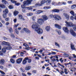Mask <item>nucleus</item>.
I'll list each match as a JSON object with an SVG mask.
<instances>
[{
    "label": "nucleus",
    "mask_w": 76,
    "mask_h": 76,
    "mask_svg": "<svg viewBox=\"0 0 76 76\" xmlns=\"http://www.w3.org/2000/svg\"><path fill=\"white\" fill-rule=\"evenodd\" d=\"M65 23L66 24V25L69 27H73V30L75 31H76V25L73 24V23L71 22H68L67 21H65Z\"/></svg>",
    "instance_id": "obj_1"
},
{
    "label": "nucleus",
    "mask_w": 76,
    "mask_h": 76,
    "mask_svg": "<svg viewBox=\"0 0 76 76\" xmlns=\"http://www.w3.org/2000/svg\"><path fill=\"white\" fill-rule=\"evenodd\" d=\"M32 1V0H27L26 1H24L23 2V4L21 5V7L23 9H25V7L26 6V5H28L29 4L31 3V1Z\"/></svg>",
    "instance_id": "obj_2"
},
{
    "label": "nucleus",
    "mask_w": 76,
    "mask_h": 76,
    "mask_svg": "<svg viewBox=\"0 0 76 76\" xmlns=\"http://www.w3.org/2000/svg\"><path fill=\"white\" fill-rule=\"evenodd\" d=\"M31 28L33 29H35V31L37 30L39 27L38 24L35 22H34L31 26Z\"/></svg>",
    "instance_id": "obj_3"
},
{
    "label": "nucleus",
    "mask_w": 76,
    "mask_h": 76,
    "mask_svg": "<svg viewBox=\"0 0 76 76\" xmlns=\"http://www.w3.org/2000/svg\"><path fill=\"white\" fill-rule=\"evenodd\" d=\"M35 31L39 35L42 34L43 33L42 29L41 28L39 27Z\"/></svg>",
    "instance_id": "obj_4"
},
{
    "label": "nucleus",
    "mask_w": 76,
    "mask_h": 76,
    "mask_svg": "<svg viewBox=\"0 0 76 76\" xmlns=\"http://www.w3.org/2000/svg\"><path fill=\"white\" fill-rule=\"evenodd\" d=\"M53 18L55 19L56 20H61V17L59 15H54Z\"/></svg>",
    "instance_id": "obj_5"
},
{
    "label": "nucleus",
    "mask_w": 76,
    "mask_h": 76,
    "mask_svg": "<svg viewBox=\"0 0 76 76\" xmlns=\"http://www.w3.org/2000/svg\"><path fill=\"white\" fill-rule=\"evenodd\" d=\"M37 21L38 23L40 24V25H42L43 22H44V20H43V19H38Z\"/></svg>",
    "instance_id": "obj_6"
},
{
    "label": "nucleus",
    "mask_w": 76,
    "mask_h": 76,
    "mask_svg": "<svg viewBox=\"0 0 76 76\" xmlns=\"http://www.w3.org/2000/svg\"><path fill=\"white\" fill-rule=\"evenodd\" d=\"M45 3V0H43L41 1V4H36V6H42V5L41 4H44Z\"/></svg>",
    "instance_id": "obj_7"
},
{
    "label": "nucleus",
    "mask_w": 76,
    "mask_h": 76,
    "mask_svg": "<svg viewBox=\"0 0 76 76\" xmlns=\"http://www.w3.org/2000/svg\"><path fill=\"white\" fill-rule=\"evenodd\" d=\"M23 30L25 31L26 33L27 34H30V32H31V31L29 30V29L28 28H23Z\"/></svg>",
    "instance_id": "obj_8"
},
{
    "label": "nucleus",
    "mask_w": 76,
    "mask_h": 76,
    "mask_svg": "<svg viewBox=\"0 0 76 76\" xmlns=\"http://www.w3.org/2000/svg\"><path fill=\"white\" fill-rule=\"evenodd\" d=\"M63 29L64 31V32H66V33L68 34L69 32V30H68V29H67V28L64 27H63Z\"/></svg>",
    "instance_id": "obj_9"
},
{
    "label": "nucleus",
    "mask_w": 76,
    "mask_h": 76,
    "mask_svg": "<svg viewBox=\"0 0 76 76\" xmlns=\"http://www.w3.org/2000/svg\"><path fill=\"white\" fill-rule=\"evenodd\" d=\"M70 32L72 34L74 37H75L76 36V34L73 31V30L72 29H70Z\"/></svg>",
    "instance_id": "obj_10"
},
{
    "label": "nucleus",
    "mask_w": 76,
    "mask_h": 76,
    "mask_svg": "<svg viewBox=\"0 0 76 76\" xmlns=\"http://www.w3.org/2000/svg\"><path fill=\"white\" fill-rule=\"evenodd\" d=\"M28 58L26 57L24 58V60L23 61V64H26V61L28 60Z\"/></svg>",
    "instance_id": "obj_11"
},
{
    "label": "nucleus",
    "mask_w": 76,
    "mask_h": 76,
    "mask_svg": "<svg viewBox=\"0 0 76 76\" xmlns=\"http://www.w3.org/2000/svg\"><path fill=\"white\" fill-rule=\"evenodd\" d=\"M42 18L44 20H47V19H48V18H47V16L45 15H42Z\"/></svg>",
    "instance_id": "obj_12"
},
{
    "label": "nucleus",
    "mask_w": 76,
    "mask_h": 76,
    "mask_svg": "<svg viewBox=\"0 0 76 76\" xmlns=\"http://www.w3.org/2000/svg\"><path fill=\"white\" fill-rule=\"evenodd\" d=\"M55 28H58L59 29H61V27L59 25L56 24L55 25Z\"/></svg>",
    "instance_id": "obj_13"
},
{
    "label": "nucleus",
    "mask_w": 76,
    "mask_h": 76,
    "mask_svg": "<svg viewBox=\"0 0 76 76\" xmlns=\"http://www.w3.org/2000/svg\"><path fill=\"white\" fill-rule=\"evenodd\" d=\"M2 44L3 45H7V46H9L10 45V44L9 42H6L4 41L2 42Z\"/></svg>",
    "instance_id": "obj_14"
},
{
    "label": "nucleus",
    "mask_w": 76,
    "mask_h": 76,
    "mask_svg": "<svg viewBox=\"0 0 76 76\" xmlns=\"http://www.w3.org/2000/svg\"><path fill=\"white\" fill-rule=\"evenodd\" d=\"M71 48L72 50H75L76 49H75V45H73V44L72 43L71 44Z\"/></svg>",
    "instance_id": "obj_15"
},
{
    "label": "nucleus",
    "mask_w": 76,
    "mask_h": 76,
    "mask_svg": "<svg viewBox=\"0 0 76 76\" xmlns=\"http://www.w3.org/2000/svg\"><path fill=\"white\" fill-rule=\"evenodd\" d=\"M22 58H20L17 60V63L18 64H20L21 62H22Z\"/></svg>",
    "instance_id": "obj_16"
},
{
    "label": "nucleus",
    "mask_w": 76,
    "mask_h": 76,
    "mask_svg": "<svg viewBox=\"0 0 76 76\" xmlns=\"http://www.w3.org/2000/svg\"><path fill=\"white\" fill-rule=\"evenodd\" d=\"M8 12L9 11H8V10L7 8L5 9V10L3 11V12L4 14H7L8 13Z\"/></svg>",
    "instance_id": "obj_17"
},
{
    "label": "nucleus",
    "mask_w": 76,
    "mask_h": 76,
    "mask_svg": "<svg viewBox=\"0 0 76 76\" xmlns=\"http://www.w3.org/2000/svg\"><path fill=\"white\" fill-rule=\"evenodd\" d=\"M64 15L66 19H69V15L66 13H64Z\"/></svg>",
    "instance_id": "obj_18"
},
{
    "label": "nucleus",
    "mask_w": 76,
    "mask_h": 76,
    "mask_svg": "<svg viewBox=\"0 0 76 76\" xmlns=\"http://www.w3.org/2000/svg\"><path fill=\"white\" fill-rule=\"evenodd\" d=\"M5 62V61L4 59L0 60V64H4V63Z\"/></svg>",
    "instance_id": "obj_19"
},
{
    "label": "nucleus",
    "mask_w": 76,
    "mask_h": 76,
    "mask_svg": "<svg viewBox=\"0 0 76 76\" xmlns=\"http://www.w3.org/2000/svg\"><path fill=\"white\" fill-rule=\"evenodd\" d=\"M18 16L19 19H22V20H25V19L23 18L22 15H19Z\"/></svg>",
    "instance_id": "obj_20"
},
{
    "label": "nucleus",
    "mask_w": 76,
    "mask_h": 76,
    "mask_svg": "<svg viewBox=\"0 0 76 76\" xmlns=\"http://www.w3.org/2000/svg\"><path fill=\"white\" fill-rule=\"evenodd\" d=\"M43 11L42 10H38L36 11V14H39V13H42Z\"/></svg>",
    "instance_id": "obj_21"
},
{
    "label": "nucleus",
    "mask_w": 76,
    "mask_h": 76,
    "mask_svg": "<svg viewBox=\"0 0 76 76\" xmlns=\"http://www.w3.org/2000/svg\"><path fill=\"white\" fill-rule=\"evenodd\" d=\"M18 13H19V12L15 10L14 12V15L15 16H16Z\"/></svg>",
    "instance_id": "obj_22"
},
{
    "label": "nucleus",
    "mask_w": 76,
    "mask_h": 76,
    "mask_svg": "<svg viewBox=\"0 0 76 76\" xmlns=\"http://www.w3.org/2000/svg\"><path fill=\"white\" fill-rule=\"evenodd\" d=\"M45 29L47 31H50V28L48 26H47L45 27Z\"/></svg>",
    "instance_id": "obj_23"
},
{
    "label": "nucleus",
    "mask_w": 76,
    "mask_h": 76,
    "mask_svg": "<svg viewBox=\"0 0 76 76\" xmlns=\"http://www.w3.org/2000/svg\"><path fill=\"white\" fill-rule=\"evenodd\" d=\"M52 12H57V13H58V12H60V10H58V9H55V10H52Z\"/></svg>",
    "instance_id": "obj_24"
},
{
    "label": "nucleus",
    "mask_w": 76,
    "mask_h": 76,
    "mask_svg": "<svg viewBox=\"0 0 76 76\" xmlns=\"http://www.w3.org/2000/svg\"><path fill=\"white\" fill-rule=\"evenodd\" d=\"M51 0H48L46 1V3L47 5H48L50 4V3H51Z\"/></svg>",
    "instance_id": "obj_25"
},
{
    "label": "nucleus",
    "mask_w": 76,
    "mask_h": 76,
    "mask_svg": "<svg viewBox=\"0 0 76 76\" xmlns=\"http://www.w3.org/2000/svg\"><path fill=\"white\" fill-rule=\"evenodd\" d=\"M31 66H29L25 67V70H29L31 69Z\"/></svg>",
    "instance_id": "obj_26"
},
{
    "label": "nucleus",
    "mask_w": 76,
    "mask_h": 76,
    "mask_svg": "<svg viewBox=\"0 0 76 76\" xmlns=\"http://www.w3.org/2000/svg\"><path fill=\"white\" fill-rule=\"evenodd\" d=\"M6 47L4 48L2 50V52L3 53H6Z\"/></svg>",
    "instance_id": "obj_27"
},
{
    "label": "nucleus",
    "mask_w": 76,
    "mask_h": 76,
    "mask_svg": "<svg viewBox=\"0 0 76 76\" xmlns=\"http://www.w3.org/2000/svg\"><path fill=\"white\" fill-rule=\"evenodd\" d=\"M27 15L28 16H31L33 15V13L31 12L28 13L27 14Z\"/></svg>",
    "instance_id": "obj_28"
},
{
    "label": "nucleus",
    "mask_w": 76,
    "mask_h": 76,
    "mask_svg": "<svg viewBox=\"0 0 76 76\" xmlns=\"http://www.w3.org/2000/svg\"><path fill=\"white\" fill-rule=\"evenodd\" d=\"M2 2L3 3H4L5 4H8L7 2V1H6V0H2Z\"/></svg>",
    "instance_id": "obj_29"
},
{
    "label": "nucleus",
    "mask_w": 76,
    "mask_h": 76,
    "mask_svg": "<svg viewBox=\"0 0 76 76\" xmlns=\"http://www.w3.org/2000/svg\"><path fill=\"white\" fill-rule=\"evenodd\" d=\"M0 7L2 9H4V8L5 7V6L3 4H1L0 5Z\"/></svg>",
    "instance_id": "obj_30"
},
{
    "label": "nucleus",
    "mask_w": 76,
    "mask_h": 76,
    "mask_svg": "<svg viewBox=\"0 0 76 76\" xmlns=\"http://www.w3.org/2000/svg\"><path fill=\"white\" fill-rule=\"evenodd\" d=\"M70 13L72 15V16H75V12L73 11H71L70 12Z\"/></svg>",
    "instance_id": "obj_31"
},
{
    "label": "nucleus",
    "mask_w": 76,
    "mask_h": 76,
    "mask_svg": "<svg viewBox=\"0 0 76 76\" xmlns=\"http://www.w3.org/2000/svg\"><path fill=\"white\" fill-rule=\"evenodd\" d=\"M7 14H3V15L4 18H7Z\"/></svg>",
    "instance_id": "obj_32"
},
{
    "label": "nucleus",
    "mask_w": 76,
    "mask_h": 76,
    "mask_svg": "<svg viewBox=\"0 0 76 76\" xmlns=\"http://www.w3.org/2000/svg\"><path fill=\"white\" fill-rule=\"evenodd\" d=\"M32 19L33 21H35V19H36V17L35 16H33L32 17Z\"/></svg>",
    "instance_id": "obj_33"
},
{
    "label": "nucleus",
    "mask_w": 76,
    "mask_h": 76,
    "mask_svg": "<svg viewBox=\"0 0 76 76\" xmlns=\"http://www.w3.org/2000/svg\"><path fill=\"white\" fill-rule=\"evenodd\" d=\"M9 31L10 33H12L13 32V30H12V28H10L9 29Z\"/></svg>",
    "instance_id": "obj_34"
},
{
    "label": "nucleus",
    "mask_w": 76,
    "mask_h": 76,
    "mask_svg": "<svg viewBox=\"0 0 76 76\" xmlns=\"http://www.w3.org/2000/svg\"><path fill=\"white\" fill-rule=\"evenodd\" d=\"M76 5H74L72 6H71V8L72 9H75V8H76Z\"/></svg>",
    "instance_id": "obj_35"
},
{
    "label": "nucleus",
    "mask_w": 76,
    "mask_h": 76,
    "mask_svg": "<svg viewBox=\"0 0 76 76\" xmlns=\"http://www.w3.org/2000/svg\"><path fill=\"white\" fill-rule=\"evenodd\" d=\"M23 45H24V46H25L26 48H29V46H28V45H27V44H24Z\"/></svg>",
    "instance_id": "obj_36"
},
{
    "label": "nucleus",
    "mask_w": 76,
    "mask_h": 76,
    "mask_svg": "<svg viewBox=\"0 0 76 76\" xmlns=\"http://www.w3.org/2000/svg\"><path fill=\"white\" fill-rule=\"evenodd\" d=\"M10 61L12 63H13V64H14V63H15V60L12 59H10Z\"/></svg>",
    "instance_id": "obj_37"
},
{
    "label": "nucleus",
    "mask_w": 76,
    "mask_h": 76,
    "mask_svg": "<svg viewBox=\"0 0 76 76\" xmlns=\"http://www.w3.org/2000/svg\"><path fill=\"white\" fill-rule=\"evenodd\" d=\"M64 72H65V74L67 75L68 74V72H67V69H64Z\"/></svg>",
    "instance_id": "obj_38"
},
{
    "label": "nucleus",
    "mask_w": 76,
    "mask_h": 76,
    "mask_svg": "<svg viewBox=\"0 0 76 76\" xmlns=\"http://www.w3.org/2000/svg\"><path fill=\"white\" fill-rule=\"evenodd\" d=\"M27 9L29 10H32V7H27Z\"/></svg>",
    "instance_id": "obj_39"
},
{
    "label": "nucleus",
    "mask_w": 76,
    "mask_h": 76,
    "mask_svg": "<svg viewBox=\"0 0 76 76\" xmlns=\"http://www.w3.org/2000/svg\"><path fill=\"white\" fill-rule=\"evenodd\" d=\"M11 3H16V1H14L13 0H11Z\"/></svg>",
    "instance_id": "obj_40"
},
{
    "label": "nucleus",
    "mask_w": 76,
    "mask_h": 76,
    "mask_svg": "<svg viewBox=\"0 0 76 76\" xmlns=\"http://www.w3.org/2000/svg\"><path fill=\"white\" fill-rule=\"evenodd\" d=\"M6 49L7 50H10V49H12V48L11 47H5Z\"/></svg>",
    "instance_id": "obj_41"
},
{
    "label": "nucleus",
    "mask_w": 76,
    "mask_h": 76,
    "mask_svg": "<svg viewBox=\"0 0 76 76\" xmlns=\"http://www.w3.org/2000/svg\"><path fill=\"white\" fill-rule=\"evenodd\" d=\"M20 70L21 72H25V70H24L23 68H20Z\"/></svg>",
    "instance_id": "obj_42"
},
{
    "label": "nucleus",
    "mask_w": 76,
    "mask_h": 76,
    "mask_svg": "<svg viewBox=\"0 0 76 76\" xmlns=\"http://www.w3.org/2000/svg\"><path fill=\"white\" fill-rule=\"evenodd\" d=\"M8 7L10 9H12L13 8V7L12 5H10Z\"/></svg>",
    "instance_id": "obj_43"
},
{
    "label": "nucleus",
    "mask_w": 76,
    "mask_h": 76,
    "mask_svg": "<svg viewBox=\"0 0 76 76\" xmlns=\"http://www.w3.org/2000/svg\"><path fill=\"white\" fill-rule=\"evenodd\" d=\"M55 44L56 46H57L58 47H60V45H59L57 43L55 42Z\"/></svg>",
    "instance_id": "obj_44"
},
{
    "label": "nucleus",
    "mask_w": 76,
    "mask_h": 76,
    "mask_svg": "<svg viewBox=\"0 0 76 76\" xmlns=\"http://www.w3.org/2000/svg\"><path fill=\"white\" fill-rule=\"evenodd\" d=\"M64 55L66 57H69V55L68 54H67L66 53H64Z\"/></svg>",
    "instance_id": "obj_45"
},
{
    "label": "nucleus",
    "mask_w": 76,
    "mask_h": 76,
    "mask_svg": "<svg viewBox=\"0 0 76 76\" xmlns=\"http://www.w3.org/2000/svg\"><path fill=\"white\" fill-rule=\"evenodd\" d=\"M3 53L1 50V51H0V56H3Z\"/></svg>",
    "instance_id": "obj_46"
},
{
    "label": "nucleus",
    "mask_w": 76,
    "mask_h": 76,
    "mask_svg": "<svg viewBox=\"0 0 76 76\" xmlns=\"http://www.w3.org/2000/svg\"><path fill=\"white\" fill-rule=\"evenodd\" d=\"M49 17L50 18H54V16L53 15H49Z\"/></svg>",
    "instance_id": "obj_47"
},
{
    "label": "nucleus",
    "mask_w": 76,
    "mask_h": 76,
    "mask_svg": "<svg viewBox=\"0 0 76 76\" xmlns=\"http://www.w3.org/2000/svg\"><path fill=\"white\" fill-rule=\"evenodd\" d=\"M70 19L73 20L74 19V17H73V16H71L70 18Z\"/></svg>",
    "instance_id": "obj_48"
},
{
    "label": "nucleus",
    "mask_w": 76,
    "mask_h": 76,
    "mask_svg": "<svg viewBox=\"0 0 76 76\" xmlns=\"http://www.w3.org/2000/svg\"><path fill=\"white\" fill-rule=\"evenodd\" d=\"M58 64L59 66H61V67H63V68H64V66H63V65H61V64H60V63H58Z\"/></svg>",
    "instance_id": "obj_49"
},
{
    "label": "nucleus",
    "mask_w": 76,
    "mask_h": 76,
    "mask_svg": "<svg viewBox=\"0 0 76 76\" xmlns=\"http://www.w3.org/2000/svg\"><path fill=\"white\" fill-rule=\"evenodd\" d=\"M6 21H8V20H9V18L8 17L7 18H5Z\"/></svg>",
    "instance_id": "obj_50"
},
{
    "label": "nucleus",
    "mask_w": 76,
    "mask_h": 76,
    "mask_svg": "<svg viewBox=\"0 0 76 76\" xmlns=\"http://www.w3.org/2000/svg\"><path fill=\"white\" fill-rule=\"evenodd\" d=\"M57 32H58V34L59 35H60V34H61V31H56Z\"/></svg>",
    "instance_id": "obj_51"
},
{
    "label": "nucleus",
    "mask_w": 76,
    "mask_h": 76,
    "mask_svg": "<svg viewBox=\"0 0 76 76\" xmlns=\"http://www.w3.org/2000/svg\"><path fill=\"white\" fill-rule=\"evenodd\" d=\"M62 58H61L60 59V60L61 62V63H63V60H62Z\"/></svg>",
    "instance_id": "obj_52"
},
{
    "label": "nucleus",
    "mask_w": 76,
    "mask_h": 76,
    "mask_svg": "<svg viewBox=\"0 0 76 76\" xmlns=\"http://www.w3.org/2000/svg\"><path fill=\"white\" fill-rule=\"evenodd\" d=\"M15 4V5H16V6H19V5H20V4L19 3H16Z\"/></svg>",
    "instance_id": "obj_53"
},
{
    "label": "nucleus",
    "mask_w": 76,
    "mask_h": 76,
    "mask_svg": "<svg viewBox=\"0 0 76 76\" xmlns=\"http://www.w3.org/2000/svg\"><path fill=\"white\" fill-rule=\"evenodd\" d=\"M29 59V58H28V59ZM28 62L29 63H31V59H28Z\"/></svg>",
    "instance_id": "obj_54"
},
{
    "label": "nucleus",
    "mask_w": 76,
    "mask_h": 76,
    "mask_svg": "<svg viewBox=\"0 0 76 76\" xmlns=\"http://www.w3.org/2000/svg\"><path fill=\"white\" fill-rule=\"evenodd\" d=\"M0 72L1 73V74H3V75H5V73L4 72H3V71L0 70Z\"/></svg>",
    "instance_id": "obj_55"
},
{
    "label": "nucleus",
    "mask_w": 76,
    "mask_h": 76,
    "mask_svg": "<svg viewBox=\"0 0 76 76\" xmlns=\"http://www.w3.org/2000/svg\"><path fill=\"white\" fill-rule=\"evenodd\" d=\"M22 54H24V53L23 52H21L20 53V56H23V55Z\"/></svg>",
    "instance_id": "obj_56"
},
{
    "label": "nucleus",
    "mask_w": 76,
    "mask_h": 76,
    "mask_svg": "<svg viewBox=\"0 0 76 76\" xmlns=\"http://www.w3.org/2000/svg\"><path fill=\"white\" fill-rule=\"evenodd\" d=\"M51 61H52L53 62H54V61H56V59L53 58V59L51 60Z\"/></svg>",
    "instance_id": "obj_57"
},
{
    "label": "nucleus",
    "mask_w": 76,
    "mask_h": 76,
    "mask_svg": "<svg viewBox=\"0 0 76 76\" xmlns=\"http://www.w3.org/2000/svg\"><path fill=\"white\" fill-rule=\"evenodd\" d=\"M52 53V54H54V55H56V53L55 52H51Z\"/></svg>",
    "instance_id": "obj_58"
},
{
    "label": "nucleus",
    "mask_w": 76,
    "mask_h": 76,
    "mask_svg": "<svg viewBox=\"0 0 76 76\" xmlns=\"http://www.w3.org/2000/svg\"><path fill=\"white\" fill-rule=\"evenodd\" d=\"M15 32L17 34H19V31H17L16 29H15Z\"/></svg>",
    "instance_id": "obj_59"
},
{
    "label": "nucleus",
    "mask_w": 76,
    "mask_h": 76,
    "mask_svg": "<svg viewBox=\"0 0 76 76\" xmlns=\"http://www.w3.org/2000/svg\"><path fill=\"white\" fill-rule=\"evenodd\" d=\"M19 25V24H18L17 25H14V27L15 28H16L18 27V26Z\"/></svg>",
    "instance_id": "obj_60"
},
{
    "label": "nucleus",
    "mask_w": 76,
    "mask_h": 76,
    "mask_svg": "<svg viewBox=\"0 0 76 76\" xmlns=\"http://www.w3.org/2000/svg\"><path fill=\"white\" fill-rule=\"evenodd\" d=\"M32 73H37V71L33 70L32 71Z\"/></svg>",
    "instance_id": "obj_61"
},
{
    "label": "nucleus",
    "mask_w": 76,
    "mask_h": 76,
    "mask_svg": "<svg viewBox=\"0 0 76 76\" xmlns=\"http://www.w3.org/2000/svg\"><path fill=\"white\" fill-rule=\"evenodd\" d=\"M5 25L6 26H8V25H9V23L8 22H7L6 23Z\"/></svg>",
    "instance_id": "obj_62"
},
{
    "label": "nucleus",
    "mask_w": 76,
    "mask_h": 76,
    "mask_svg": "<svg viewBox=\"0 0 76 76\" xmlns=\"http://www.w3.org/2000/svg\"><path fill=\"white\" fill-rule=\"evenodd\" d=\"M11 36L13 38H14V37H15V35H14L13 34H12L11 35Z\"/></svg>",
    "instance_id": "obj_63"
},
{
    "label": "nucleus",
    "mask_w": 76,
    "mask_h": 76,
    "mask_svg": "<svg viewBox=\"0 0 76 76\" xmlns=\"http://www.w3.org/2000/svg\"><path fill=\"white\" fill-rule=\"evenodd\" d=\"M22 75L23 76H26V75H25V74L23 73H22Z\"/></svg>",
    "instance_id": "obj_64"
}]
</instances>
